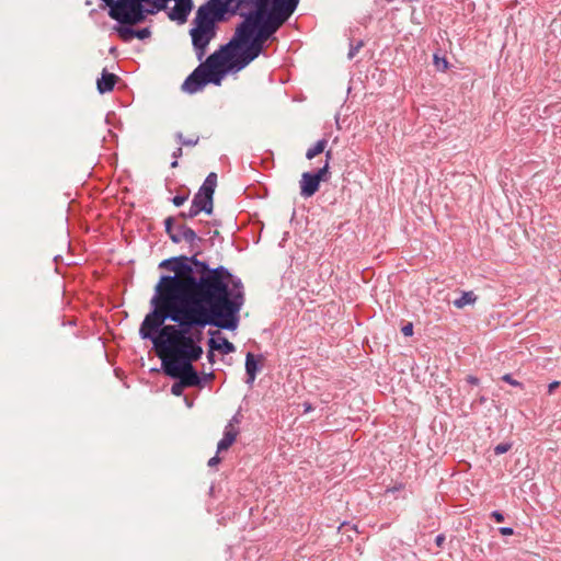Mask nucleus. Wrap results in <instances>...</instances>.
Here are the masks:
<instances>
[{"label": "nucleus", "mask_w": 561, "mask_h": 561, "mask_svg": "<svg viewBox=\"0 0 561 561\" xmlns=\"http://www.w3.org/2000/svg\"><path fill=\"white\" fill-rule=\"evenodd\" d=\"M244 302V286L234 282L231 290L151 309L140 324L139 335L152 342L161 360H198L203 347L195 344L192 330L208 325L227 331L237 330Z\"/></svg>", "instance_id": "nucleus-1"}, {"label": "nucleus", "mask_w": 561, "mask_h": 561, "mask_svg": "<svg viewBox=\"0 0 561 561\" xmlns=\"http://www.w3.org/2000/svg\"><path fill=\"white\" fill-rule=\"evenodd\" d=\"M199 253L196 251L190 256H172L159 263L160 268L173 272V275L160 276L150 299L151 309L231 290L234 282L243 284L241 278L233 275L226 266L211 267L206 261L197 259Z\"/></svg>", "instance_id": "nucleus-2"}, {"label": "nucleus", "mask_w": 561, "mask_h": 561, "mask_svg": "<svg viewBox=\"0 0 561 561\" xmlns=\"http://www.w3.org/2000/svg\"><path fill=\"white\" fill-rule=\"evenodd\" d=\"M298 4L296 0H270L248 13L238 25L234 37L227 43L232 57L240 50L230 67L239 71L257 58L264 43L291 16Z\"/></svg>", "instance_id": "nucleus-3"}, {"label": "nucleus", "mask_w": 561, "mask_h": 561, "mask_svg": "<svg viewBox=\"0 0 561 561\" xmlns=\"http://www.w3.org/2000/svg\"><path fill=\"white\" fill-rule=\"evenodd\" d=\"M231 58L230 45L220 46L218 50L210 54L204 62L199 64L188 75L182 84V90L188 94H194L209 82L220 84L225 71L219 69Z\"/></svg>", "instance_id": "nucleus-4"}, {"label": "nucleus", "mask_w": 561, "mask_h": 561, "mask_svg": "<svg viewBox=\"0 0 561 561\" xmlns=\"http://www.w3.org/2000/svg\"><path fill=\"white\" fill-rule=\"evenodd\" d=\"M195 360H178L170 358H162L161 370L163 374L172 379L181 380L187 388L201 387L203 378L198 375L193 366Z\"/></svg>", "instance_id": "nucleus-5"}, {"label": "nucleus", "mask_w": 561, "mask_h": 561, "mask_svg": "<svg viewBox=\"0 0 561 561\" xmlns=\"http://www.w3.org/2000/svg\"><path fill=\"white\" fill-rule=\"evenodd\" d=\"M145 3V0H117L116 5L108 10V15L118 24L136 25L149 15Z\"/></svg>", "instance_id": "nucleus-6"}, {"label": "nucleus", "mask_w": 561, "mask_h": 561, "mask_svg": "<svg viewBox=\"0 0 561 561\" xmlns=\"http://www.w3.org/2000/svg\"><path fill=\"white\" fill-rule=\"evenodd\" d=\"M230 3L219 0H208L197 9L193 23L196 26L216 28V22L221 21L229 11Z\"/></svg>", "instance_id": "nucleus-7"}, {"label": "nucleus", "mask_w": 561, "mask_h": 561, "mask_svg": "<svg viewBox=\"0 0 561 561\" xmlns=\"http://www.w3.org/2000/svg\"><path fill=\"white\" fill-rule=\"evenodd\" d=\"M192 44L198 60H202L210 41L216 36V28L194 26L190 31Z\"/></svg>", "instance_id": "nucleus-8"}, {"label": "nucleus", "mask_w": 561, "mask_h": 561, "mask_svg": "<svg viewBox=\"0 0 561 561\" xmlns=\"http://www.w3.org/2000/svg\"><path fill=\"white\" fill-rule=\"evenodd\" d=\"M209 334L210 339L208 340V347L211 348V351H218L224 355H228L236 351L233 343L222 336L219 331H209Z\"/></svg>", "instance_id": "nucleus-9"}, {"label": "nucleus", "mask_w": 561, "mask_h": 561, "mask_svg": "<svg viewBox=\"0 0 561 561\" xmlns=\"http://www.w3.org/2000/svg\"><path fill=\"white\" fill-rule=\"evenodd\" d=\"M175 4L173 9L168 13V16L172 21H176L180 24L185 23L188 14L193 9V0H174Z\"/></svg>", "instance_id": "nucleus-10"}, {"label": "nucleus", "mask_w": 561, "mask_h": 561, "mask_svg": "<svg viewBox=\"0 0 561 561\" xmlns=\"http://www.w3.org/2000/svg\"><path fill=\"white\" fill-rule=\"evenodd\" d=\"M320 186L319 178L311 172H305L300 180V195L305 198L314 195Z\"/></svg>", "instance_id": "nucleus-11"}, {"label": "nucleus", "mask_w": 561, "mask_h": 561, "mask_svg": "<svg viewBox=\"0 0 561 561\" xmlns=\"http://www.w3.org/2000/svg\"><path fill=\"white\" fill-rule=\"evenodd\" d=\"M262 359V355H259L257 357L252 354L248 353L245 356V374H247V385L252 387L257 373L261 370L260 360Z\"/></svg>", "instance_id": "nucleus-12"}, {"label": "nucleus", "mask_w": 561, "mask_h": 561, "mask_svg": "<svg viewBox=\"0 0 561 561\" xmlns=\"http://www.w3.org/2000/svg\"><path fill=\"white\" fill-rule=\"evenodd\" d=\"M199 213L204 211L210 215L214 209V198L204 194L202 191H197L191 203Z\"/></svg>", "instance_id": "nucleus-13"}, {"label": "nucleus", "mask_w": 561, "mask_h": 561, "mask_svg": "<svg viewBox=\"0 0 561 561\" xmlns=\"http://www.w3.org/2000/svg\"><path fill=\"white\" fill-rule=\"evenodd\" d=\"M117 79L118 78L116 75L108 72L106 69H103L101 78L96 80V89L99 93L104 94L111 92L114 89Z\"/></svg>", "instance_id": "nucleus-14"}, {"label": "nucleus", "mask_w": 561, "mask_h": 561, "mask_svg": "<svg viewBox=\"0 0 561 561\" xmlns=\"http://www.w3.org/2000/svg\"><path fill=\"white\" fill-rule=\"evenodd\" d=\"M179 231L182 233V241L187 242L192 248L202 242V238L186 225H179Z\"/></svg>", "instance_id": "nucleus-15"}, {"label": "nucleus", "mask_w": 561, "mask_h": 561, "mask_svg": "<svg viewBox=\"0 0 561 561\" xmlns=\"http://www.w3.org/2000/svg\"><path fill=\"white\" fill-rule=\"evenodd\" d=\"M216 186H217V174L215 172H210L206 176L202 186L199 187V191H202L204 194L214 198Z\"/></svg>", "instance_id": "nucleus-16"}, {"label": "nucleus", "mask_w": 561, "mask_h": 561, "mask_svg": "<svg viewBox=\"0 0 561 561\" xmlns=\"http://www.w3.org/2000/svg\"><path fill=\"white\" fill-rule=\"evenodd\" d=\"M476 300L477 296L474 295L473 291H463L459 298L454 300L453 304L456 308L461 309L468 305L474 304Z\"/></svg>", "instance_id": "nucleus-17"}, {"label": "nucleus", "mask_w": 561, "mask_h": 561, "mask_svg": "<svg viewBox=\"0 0 561 561\" xmlns=\"http://www.w3.org/2000/svg\"><path fill=\"white\" fill-rule=\"evenodd\" d=\"M237 438V433L224 432L222 438L217 444V453L227 450Z\"/></svg>", "instance_id": "nucleus-18"}, {"label": "nucleus", "mask_w": 561, "mask_h": 561, "mask_svg": "<svg viewBox=\"0 0 561 561\" xmlns=\"http://www.w3.org/2000/svg\"><path fill=\"white\" fill-rule=\"evenodd\" d=\"M131 26L133 25L119 24L118 26H115L114 30L124 42H129L135 37V28Z\"/></svg>", "instance_id": "nucleus-19"}, {"label": "nucleus", "mask_w": 561, "mask_h": 561, "mask_svg": "<svg viewBox=\"0 0 561 561\" xmlns=\"http://www.w3.org/2000/svg\"><path fill=\"white\" fill-rule=\"evenodd\" d=\"M327 140L320 139L318 140L311 148H309L306 152V158L308 160L313 159L316 156L322 153L325 149Z\"/></svg>", "instance_id": "nucleus-20"}, {"label": "nucleus", "mask_w": 561, "mask_h": 561, "mask_svg": "<svg viewBox=\"0 0 561 561\" xmlns=\"http://www.w3.org/2000/svg\"><path fill=\"white\" fill-rule=\"evenodd\" d=\"M325 157H327L325 164L322 168L318 169L316 172H311L313 175L319 178L320 182L323 180V176L329 171V159H331V151L330 150L325 152Z\"/></svg>", "instance_id": "nucleus-21"}, {"label": "nucleus", "mask_w": 561, "mask_h": 561, "mask_svg": "<svg viewBox=\"0 0 561 561\" xmlns=\"http://www.w3.org/2000/svg\"><path fill=\"white\" fill-rule=\"evenodd\" d=\"M184 388H187L185 385L182 383L181 380H178L175 381L172 386H171V393L173 396H176V397H180L183 394V390Z\"/></svg>", "instance_id": "nucleus-22"}, {"label": "nucleus", "mask_w": 561, "mask_h": 561, "mask_svg": "<svg viewBox=\"0 0 561 561\" xmlns=\"http://www.w3.org/2000/svg\"><path fill=\"white\" fill-rule=\"evenodd\" d=\"M434 65L437 68V70H446L448 67V62L445 57H439L437 55H434Z\"/></svg>", "instance_id": "nucleus-23"}, {"label": "nucleus", "mask_w": 561, "mask_h": 561, "mask_svg": "<svg viewBox=\"0 0 561 561\" xmlns=\"http://www.w3.org/2000/svg\"><path fill=\"white\" fill-rule=\"evenodd\" d=\"M198 214H199V211L191 204V207L188 208V210L181 211L179 214V217L183 218V219H192V218L196 217Z\"/></svg>", "instance_id": "nucleus-24"}, {"label": "nucleus", "mask_w": 561, "mask_h": 561, "mask_svg": "<svg viewBox=\"0 0 561 561\" xmlns=\"http://www.w3.org/2000/svg\"><path fill=\"white\" fill-rule=\"evenodd\" d=\"M174 221H175L174 217H167V218L164 219V229H165V232H167V234H168L169 237H170V234H171L172 232H174V231H175V230H174Z\"/></svg>", "instance_id": "nucleus-25"}, {"label": "nucleus", "mask_w": 561, "mask_h": 561, "mask_svg": "<svg viewBox=\"0 0 561 561\" xmlns=\"http://www.w3.org/2000/svg\"><path fill=\"white\" fill-rule=\"evenodd\" d=\"M150 35H151V31L149 27L135 30V37H137L139 39H146V38L150 37Z\"/></svg>", "instance_id": "nucleus-26"}, {"label": "nucleus", "mask_w": 561, "mask_h": 561, "mask_svg": "<svg viewBox=\"0 0 561 561\" xmlns=\"http://www.w3.org/2000/svg\"><path fill=\"white\" fill-rule=\"evenodd\" d=\"M362 46H363V42L362 41H359L356 45L351 44L350 50H348V54H347V58L348 59H353L356 56V54L359 51Z\"/></svg>", "instance_id": "nucleus-27"}, {"label": "nucleus", "mask_w": 561, "mask_h": 561, "mask_svg": "<svg viewBox=\"0 0 561 561\" xmlns=\"http://www.w3.org/2000/svg\"><path fill=\"white\" fill-rule=\"evenodd\" d=\"M188 198V195H175L173 198H172V203L174 206L176 207H180L182 206Z\"/></svg>", "instance_id": "nucleus-28"}, {"label": "nucleus", "mask_w": 561, "mask_h": 561, "mask_svg": "<svg viewBox=\"0 0 561 561\" xmlns=\"http://www.w3.org/2000/svg\"><path fill=\"white\" fill-rule=\"evenodd\" d=\"M192 339L194 340L195 344L201 345V341L203 340L202 329L192 330Z\"/></svg>", "instance_id": "nucleus-29"}, {"label": "nucleus", "mask_w": 561, "mask_h": 561, "mask_svg": "<svg viewBox=\"0 0 561 561\" xmlns=\"http://www.w3.org/2000/svg\"><path fill=\"white\" fill-rule=\"evenodd\" d=\"M154 7H156L154 1H149V3H145V9L149 13V15H154L158 12H160V10L154 9Z\"/></svg>", "instance_id": "nucleus-30"}, {"label": "nucleus", "mask_w": 561, "mask_h": 561, "mask_svg": "<svg viewBox=\"0 0 561 561\" xmlns=\"http://www.w3.org/2000/svg\"><path fill=\"white\" fill-rule=\"evenodd\" d=\"M173 243H180L182 241V233L176 228V231L172 232L169 237Z\"/></svg>", "instance_id": "nucleus-31"}, {"label": "nucleus", "mask_w": 561, "mask_h": 561, "mask_svg": "<svg viewBox=\"0 0 561 561\" xmlns=\"http://www.w3.org/2000/svg\"><path fill=\"white\" fill-rule=\"evenodd\" d=\"M510 445L508 444H499L495 448H494V451L496 455H501V454H504L506 453L508 449H510Z\"/></svg>", "instance_id": "nucleus-32"}, {"label": "nucleus", "mask_w": 561, "mask_h": 561, "mask_svg": "<svg viewBox=\"0 0 561 561\" xmlns=\"http://www.w3.org/2000/svg\"><path fill=\"white\" fill-rule=\"evenodd\" d=\"M401 331L404 336H411L413 334V324L411 322L407 323Z\"/></svg>", "instance_id": "nucleus-33"}, {"label": "nucleus", "mask_w": 561, "mask_h": 561, "mask_svg": "<svg viewBox=\"0 0 561 561\" xmlns=\"http://www.w3.org/2000/svg\"><path fill=\"white\" fill-rule=\"evenodd\" d=\"M242 417H243V416H242V414H241V411H240V410H238V411L234 413V415L230 419V421H229V422H230V423H232V425H236V424L241 423Z\"/></svg>", "instance_id": "nucleus-34"}, {"label": "nucleus", "mask_w": 561, "mask_h": 561, "mask_svg": "<svg viewBox=\"0 0 561 561\" xmlns=\"http://www.w3.org/2000/svg\"><path fill=\"white\" fill-rule=\"evenodd\" d=\"M199 141V137H196L194 139L192 138H185V140L182 141V146H190V147H194L198 144Z\"/></svg>", "instance_id": "nucleus-35"}, {"label": "nucleus", "mask_w": 561, "mask_h": 561, "mask_svg": "<svg viewBox=\"0 0 561 561\" xmlns=\"http://www.w3.org/2000/svg\"><path fill=\"white\" fill-rule=\"evenodd\" d=\"M491 517L494 518L496 523H502L505 519L503 513H501L500 511H493L491 513Z\"/></svg>", "instance_id": "nucleus-36"}, {"label": "nucleus", "mask_w": 561, "mask_h": 561, "mask_svg": "<svg viewBox=\"0 0 561 561\" xmlns=\"http://www.w3.org/2000/svg\"><path fill=\"white\" fill-rule=\"evenodd\" d=\"M502 379L512 386H522L518 381L513 379V377L510 374L504 375Z\"/></svg>", "instance_id": "nucleus-37"}, {"label": "nucleus", "mask_w": 561, "mask_h": 561, "mask_svg": "<svg viewBox=\"0 0 561 561\" xmlns=\"http://www.w3.org/2000/svg\"><path fill=\"white\" fill-rule=\"evenodd\" d=\"M499 531L503 536H511L514 534V530L512 527L503 526L499 528Z\"/></svg>", "instance_id": "nucleus-38"}, {"label": "nucleus", "mask_w": 561, "mask_h": 561, "mask_svg": "<svg viewBox=\"0 0 561 561\" xmlns=\"http://www.w3.org/2000/svg\"><path fill=\"white\" fill-rule=\"evenodd\" d=\"M224 432H229L230 434L231 433H237V435L239 434V431L234 427V425H232V423L228 422V424L226 425L225 427V431Z\"/></svg>", "instance_id": "nucleus-39"}, {"label": "nucleus", "mask_w": 561, "mask_h": 561, "mask_svg": "<svg viewBox=\"0 0 561 561\" xmlns=\"http://www.w3.org/2000/svg\"><path fill=\"white\" fill-rule=\"evenodd\" d=\"M220 462V458L218 455H215L214 457H211L209 460H208V466L209 467H214L216 465H218Z\"/></svg>", "instance_id": "nucleus-40"}, {"label": "nucleus", "mask_w": 561, "mask_h": 561, "mask_svg": "<svg viewBox=\"0 0 561 561\" xmlns=\"http://www.w3.org/2000/svg\"><path fill=\"white\" fill-rule=\"evenodd\" d=\"M444 541H445V536L444 535L439 534V535L436 536L435 543H436L437 547H442Z\"/></svg>", "instance_id": "nucleus-41"}, {"label": "nucleus", "mask_w": 561, "mask_h": 561, "mask_svg": "<svg viewBox=\"0 0 561 561\" xmlns=\"http://www.w3.org/2000/svg\"><path fill=\"white\" fill-rule=\"evenodd\" d=\"M560 382L554 380L548 385V392L552 393L554 389L559 387Z\"/></svg>", "instance_id": "nucleus-42"}, {"label": "nucleus", "mask_w": 561, "mask_h": 561, "mask_svg": "<svg viewBox=\"0 0 561 561\" xmlns=\"http://www.w3.org/2000/svg\"><path fill=\"white\" fill-rule=\"evenodd\" d=\"M101 1L104 2L106 7H108V10H111L112 7L114 8L117 2V0H101Z\"/></svg>", "instance_id": "nucleus-43"}, {"label": "nucleus", "mask_w": 561, "mask_h": 561, "mask_svg": "<svg viewBox=\"0 0 561 561\" xmlns=\"http://www.w3.org/2000/svg\"><path fill=\"white\" fill-rule=\"evenodd\" d=\"M215 351H211V348H209L208 353H207V360L210 363V364H214L215 363V354H214Z\"/></svg>", "instance_id": "nucleus-44"}, {"label": "nucleus", "mask_w": 561, "mask_h": 561, "mask_svg": "<svg viewBox=\"0 0 561 561\" xmlns=\"http://www.w3.org/2000/svg\"><path fill=\"white\" fill-rule=\"evenodd\" d=\"M182 153H183L182 148H181V147H179V148H176V149L173 151V153H172V158H173V159H179V158L182 156Z\"/></svg>", "instance_id": "nucleus-45"}, {"label": "nucleus", "mask_w": 561, "mask_h": 561, "mask_svg": "<svg viewBox=\"0 0 561 561\" xmlns=\"http://www.w3.org/2000/svg\"><path fill=\"white\" fill-rule=\"evenodd\" d=\"M302 405H304V411H305L306 413H308V412L312 411V409H313V408H312V405H311V403H309V402H305Z\"/></svg>", "instance_id": "nucleus-46"}, {"label": "nucleus", "mask_w": 561, "mask_h": 561, "mask_svg": "<svg viewBox=\"0 0 561 561\" xmlns=\"http://www.w3.org/2000/svg\"><path fill=\"white\" fill-rule=\"evenodd\" d=\"M175 138L176 140L182 145V141L185 140V137L183 136V134L181 131H178L175 134Z\"/></svg>", "instance_id": "nucleus-47"}, {"label": "nucleus", "mask_w": 561, "mask_h": 561, "mask_svg": "<svg viewBox=\"0 0 561 561\" xmlns=\"http://www.w3.org/2000/svg\"><path fill=\"white\" fill-rule=\"evenodd\" d=\"M468 381H469L470 383L477 385V383H478V378H476V377H473V376H469V377H468Z\"/></svg>", "instance_id": "nucleus-48"}, {"label": "nucleus", "mask_w": 561, "mask_h": 561, "mask_svg": "<svg viewBox=\"0 0 561 561\" xmlns=\"http://www.w3.org/2000/svg\"><path fill=\"white\" fill-rule=\"evenodd\" d=\"M184 402L188 408L193 407V401H191L187 397L184 398Z\"/></svg>", "instance_id": "nucleus-49"}, {"label": "nucleus", "mask_w": 561, "mask_h": 561, "mask_svg": "<svg viewBox=\"0 0 561 561\" xmlns=\"http://www.w3.org/2000/svg\"><path fill=\"white\" fill-rule=\"evenodd\" d=\"M178 164V159H173V161L171 162V168H176Z\"/></svg>", "instance_id": "nucleus-50"}, {"label": "nucleus", "mask_w": 561, "mask_h": 561, "mask_svg": "<svg viewBox=\"0 0 561 561\" xmlns=\"http://www.w3.org/2000/svg\"><path fill=\"white\" fill-rule=\"evenodd\" d=\"M214 377V374L213 373H209L207 375H205L204 379H210Z\"/></svg>", "instance_id": "nucleus-51"}]
</instances>
